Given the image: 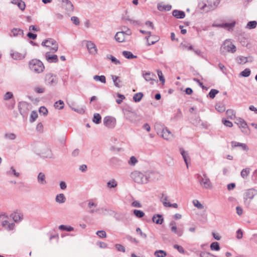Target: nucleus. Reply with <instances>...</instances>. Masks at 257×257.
<instances>
[{
	"instance_id": "de8ad7c7",
	"label": "nucleus",
	"mask_w": 257,
	"mask_h": 257,
	"mask_svg": "<svg viewBox=\"0 0 257 257\" xmlns=\"http://www.w3.org/2000/svg\"><path fill=\"white\" fill-rule=\"evenodd\" d=\"M210 247L212 250L218 251L220 248L219 243L216 241L212 242Z\"/></svg>"
},
{
	"instance_id": "6ab92c4d",
	"label": "nucleus",
	"mask_w": 257,
	"mask_h": 257,
	"mask_svg": "<svg viewBox=\"0 0 257 257\" xmlns=\"http://www.w3.org/2000/svg\"><path fill=\"white\" fill-rule=\"evenodd\" d=\"M10 217L13 218L15 222H19L23 219V215L18 210H16V211L11 214Z\"/></svg>"
},
{
	"instance_id": "338daca9",
	"label": "nucleus",
	"mask_w": 257,
	"mask_h": 257,
	"mask_svg": "<svg viewBox=\"0 0 257 257\" xmlns=\"http://www.w3.org/2000/svg\"><path fill=\"white\" fill-rule=\"evenodd\" d=\"M39 111L40 113L46 115L48 113V110L45 106H41L39 108Z\"/></svg>"
},
{
	"instance_id": "bf43d9fd",
	"label": "nucleus",
	"mask_w": 257,
	"mask_h": 257,
	"mask_svg": "<svg viewBox=\"0 0 257 257\" xmlns=\"http://www.w3.org/2000/svg\"><path fill=\"white\" fill-rule=\"evenodd\" d=\"M157 74L159 78L160 81L162 82L163 84H164L165 82V79L164 77L162 72L160 70H158Z\"/></svg>"
},
{
	"instance_id": "393cba45",
	"label": "nucleus",
	"mask_w": 257,
	"mask_h": 257,
	"mask_svg": "<svg viewBox=\"0 0 257 257\" xmlns=\"http://www.w3.org/2000/svg\"><path fill=\"white\" fill-rule=\"evenodd\" d=\"M37 181L38 183L42 185H45L47 183L46 175L42 172L39 173L37 177Z\"/></svg>"
},
{
	"instance_id": "20e7f679",
	"label": "nucleus",
	"mask_w": 257,
	"mask_h": 257,
	"mask_svg": "<svg viewBox=\"0 0 257 257\" xmlns=\"http://www.w3.org/2000/svg\"><path fill=\"white\" fill-rule=\"evenodd\" d=\"M42 45L48 48L52 53L56 52L58 49V45L56 41L51 38L43 41Z\"/></svg>"
},
{
	"instance_id": "a19ab883",
	"label": "nucleus",
	"mask_w": 257,
	"mask_h": 257,
	"mask_svg": "<svg viewBox=\"0 0 257 257\" xmlns=\"http://www.w3.org/2000/svg\"><path fill=\"white\" fill-rule=\"evenodd\" d=\"M13 36L14 37L18 36L23 34V31L20 29L14 28L11 31Z\"/></svg>"
},
{
	"instance_id": "e433bc0d",
	"label": "nucleus",
	"mask_w": 257,
	"mask_h": 257,
	"mask_svg": "<svg viewBox=\"0 0 257 257\" xmlns=\"http://www.w3.org/2000/svg\"><path fill=\"white\" fill-rule=\"evenodd\" d=\"M66 198L64 195L62 193L58 194L56 197V201L59 203L65 202Z\"/></svg>"
},
{
	"instance_id": "37998d69",
	"label": "nucleus",
	"mask_w": 257,
	"mask_h": 257,
	"mask_svg": "<svg viewBox=\"0 0 257 257\" xmlns=\"http://www.w3.org/2000/svg\"><path fill=\"white\" fill-rule=\"evenodd\" d=\"M143 95L144 94L142 92L137 93L134 94L133 99L136 102H138L141 100Z\"/></svg>"
},
{
	"instance_id": "b1692460",
	"label": "nucleus",
	"mask_w": 257,
	"mask_h": 257,
	"mask_svg": "<svg viewBox=\"0 0 257 257\" xmlns=\"http://www.w3.org/2000/svg\"><path fill=\"white\" fill-rule=\"evenodd\" d=\"M147 45L150 46L151 45H153L157 42L159 40V37L158 36L151 35L149 36L147 38Z\"/></svg>"
},
{
	"instance_id": "6e6552de",
	"label": "nucleus",
	"mask_w": 257,
	"mask_h": 257,
	"mask_svg": "<svg viewBox=\"0 0 257 257\" xmlns=\"http://www.w3.org/2000/svg\"><path fill=\"white\" fill-rule=\"evenodd\" d=\"M18 106L20 113L23 117L26 116L28 112L31 109V104L25 101L19 102Z\"/></svg>"
},
{
	"instance_id": "774afa93",
	"label": "nucleus",
	"mask_w": 257,
	"mask_h": 257,
	"mask_svg": "<svg viewBox=\"0 0 257 257\" xmlns=\"http://www.w3.org/2000/svg\"><path fill=\"white\" fill-rule=\"evenodd\" d=\"M199 255L200 257H211L212 254L208 252L202 251L200 252Z\"/></svg>"
},
{
	"instance_id": "a211bd4d",
	"label": "nucleus",
	"mask_w": 257,
	"mask_h": 257,
	"mask_svg": "<svg viewBox=\"0 0 257 257\" xmlns=\"http://www.w3.org/2000/svg\"><path fill=\"white\" fill-rule=\"evenodd\" d=\"M237 124L238 126L241 128V131L244 134H248L249 129L247 127L246 123L242 119L239 118L237 120Z\"/></svg>"
},
{
	"instance_id": "2f4dec72",
	"label": "nucleus",
	"mask_w": 257,
	"mask_h": 257,
	"mask_svg": "<svg viewBox=\"0 0 257 257\" xmlns=\"http://www.w3.org/2000/svg\"><path fill=\"white\" fill-rule=\"evenodd\" d=\"M235 24V22H233L231 23H224L222 24H218V25H215L213 24V27H222V28H228V29L232 28L234 27Z\"/></svg>"
},
{
	"instance_id": "0eeeda50",
	"label": "nucleus",
	"mask_w": 257,
	"mask_h": 257,
	"mask_svg": "<svg viewBox=\"0 0 257 257\" xmlns=\"http://www.w3.org/2000/svg\"><path fill=\"white\" fill-rule=\"evenodd\" d=\"M44 81L46 85L54 86L58 83V78L56 75L49 73L45 75Z\"/></svg>"
},
{
	"instance_id": "1a4fd4ad",
	"label": "nucleus",
	"mask_w": 257,
	"mask_h": 257,
	"mask_svg": "<svg viewBox=\"0 0 257 257\" xmlns=\"http://www.w3.org/2000/svg\"><path fill=\"white\" fill-rule=\"evenodd\" d=\"M160 201L163 203L164 206L166 208L173 207L175 208H178V204L176 203H171L169 201L168 196L164 193L161 194V196L160 197Z\"/></svg>"
},
{
	"instance_id": "f257e3e1",
	"label": "nucleus",
	"mask_w": 257,
	"mask_h": 257,
	"mask_svg": "<svg viewBox=\"0 0 257 257\" xmlns=\"http://www.w3.org/2000/svg\"><path fill=\"white\" fill-rule=\"evenodd\" d=\"M124 118L130 122L138 124L141 119V116L135 111H131L130 109H123Z\"/></svg>"
},
{
	"instance_id": "8fccbe9b",
	"label": "nucleus",
	"mask_w": 257,
	"mask_h": 257,
	"mask_svg": "<svg viewBox=\"0 0 257 257\" xmlns=\"http://www.w3.org/2000/svg\"><path fill=\"white\" fill-rule=\"evenodd\" d=\"M7 174L8 175H11L13 174L17 177H18L20 176V174L16 171V170L13 167H11L10 168V170L7 172Z\"/></svg>"
},
{
	"instance_id": "f704fd0d",
	"label": "nucleus",
	"mask_w": 257,
	"mask_h": 257,
	"mask_svg": "<svg viewBox=\"0 0 257 257\" xmlns=\"http://www.w3.org/2000/svg\"><path fill=\"white\" fill-rule=\"evenodd\" d=\"M4 138L8 140H15L17 138V136L14 133H7L5 134Z\"/></svg>"
},
{
	"instance_id": "13d9d810",
	"label": "nucleus",
	"mask_w": 257,
	"mask_h": 257,
	"mask_svg": "<svg viewBox=\"0 0 257 257\" xmlns=\"http://www.w3.org/2000/svg\"><path fill=\"white\" fill-rule=\"evenodd\" d=\"M134 214L138 218L142 217L145 214L141 210H134Z\"/></svg>"
},
{
	"instance_id": "680f3d73",
	"label": "nucleus",
	"mask_w": 257,
	"mask_h": 257,
	"mask_svg": "<svg viewBox=\"0 0 257 257\" xmlns=\"http://www.w3.org/2000/svg\"><path fill=\"white\" fill-rule=\"evenodd\" d=\"M96 234L100 238H104L106 237V233L104 230H98Z\"/></svg>"
},
{
	"instance_id": "4468645a",
	"label": "nucleus",
	"mask_w": 257,
	"mask_h": 257,
	"mask_svg": "<svg viewBox=\"0 0 257 257\" xmlns=\"http://www.w3.org/2000/svg\"><path fill=\"white\" fill-rule=\"evenodd\" d=\"M143 76L146 81H150L151 84H154V82H158V80L155 79L156 78V76L152 72H147L143 73Z\"/></svg>"
},
{
	"instance_id": "4c0bfd02",
	"label": "nucleus",
	"mask_w": 257,
	"mask_h": 257,
	"mask_svg": "<svg viewBox=\"0 0 257 257\" xmlns=\"http://www.w3.org/2000/svg\"><path fill=\"white\" fill-rule=\"evenodd\" d=\"M59 229L63 231H72L74 230V228L71 226H68L65 225H60L58 227Z\"/></svg>"
},
{
	"instance_id": "7ed1b4c3",
	"label": "nucleus",
	"mask_w": 257,
	"mask_h": 257,
	"mask_svg": "<svg viewBox=\"0 0 257 257\" xmlns=\"http://www.w3.org/2000/svg\"><path fill=\"white\" fill-rule=\"evenodd\" d=\"M132 179L138 184H147V179L145 177V173L138 171H135L131 174Z\"/></svg>"
},
{
	"instance_id": "3c124183",
	"label": "nucleus",
	"mask_w": 257,
	"mask_h": 257,
	"mask_svg": "<svg viewBox=\"0 0 257 257\" xmlns=\"http://www.w3.org/2000/svg\"><path fill=\"white\" fill-rule=\"evenodd\" d=\"M171 8H172V6L169 5H165V6H160V5L158 6V9L160 11H169L171 9Z\"/></svg>"
},
{
	"instance_id": "e2e57ef3",
	"label": "nucleus",
	"mask_w": 257,
	"mask_h": 257,
	"mask_svg": "<svg viewBox=\"0 0 257 257\" xmlns=\"http://www.w3.org/2000/svg\"><path fill=\"white\" fill-rule=\"evenodd\" d=\"M218 92L219 91L217 90L212 89L210 91L208 95L211 98H213L215 97V95L217 94Z\"/></svg>"
},
{
	"instance_id": "0e129e2a",
	"label": "nucleus",
	"mask_w": 257,
	"mask_h": 257,
	"mask_svg": "<svg viewBox=\"0 0 257 257\" xmlns=\"http://www.w3.org/2000/svg\"><path fill=\"white\" fill-rule=\"evenodd\" d=\"M250 70L248 68L245 69L240 73V75L243 77H248L250 75Z\"/></svg>"
},
{
	"instance_id": "09e8293b",
	"label": "nucleus",
	"mask_w": 257,
	"mask_h": 257,
	"mask_svg": "<svg viewBox=\"0 0 257 257\" xmlns=\"http://www.w3.org/2000/svg\"><path fill=\"white\" fill-rule=\"evenodd\" d=\"M101 117L99 113H96L93 115V121L96 123L99 124L101 122Z\"/></svg>"
},
{
	"instance_id": "473e14b6",
	"label": "nucleus",
	"mask_w": 257,
	"mask_h": 257,
	"mask_svg": "<svg viewBox=\"0 0 257 257\" xmlns=\"http://www.w3.org/2000/svg\"><path fill=\"white\" fill-rule=\"evenodd\" d=\"M122 55L126 59H132L137 58V56L134 55L131 52L127 51H123L122 52Z\"/></svg>"
},
{
	"instance_id": "72a5a7b5",
	"label": "nucleus",
	"mask_w": 257,
	"mask_h": 257,
	"mask_svg": "<svg viewBox=\"0 0 257 257\" xmlns=\"http://www.w3.org/2000/svg\"><path fill=\"white\" fill-rule=\"evenodd\" d=\"M111 77L113 80L114 86L118 88L121 87V85L119 84L121 82V81L119 79L118 77L112 75Z\"/></svg>"
},
{
	"instance_id": "f03ea898",
	"label": "nucleus",
	"mask_w": 257,
	"mask_h": 257,
	"mask_svg": "<svg viewBox=\"0 0 257 257\" xmlns=\"http://www.w3.org/2000/svg\"><path fill=\"white\" fill-rule=\"evenodd\" d=\"M30 69L35 73H41L44 71L45 66L43 62L39 59H34L29 62Z\"/></svg>"
},
{
	"instance_id": "69168bd1",
	"label": "nucleus",
	"mask_w": 257,
	"mask_h": 257,
	"mask_svg": "<svg viewBox=\"0 0 257 257\" xmlns=\"http://www.w3.org/2000/svg\"><path fill=\"white\" fill-rule=\"evenodd\" d=\"M115 247L118 251L122 252H124L125 251V247L121 244H116L115 245Z\"/></svg>"
},
{
	"instance_id": "58836bf2",
	"label": "nucleus",
	"mask_w": 257,
	"mask_h": 257,
	"mask_svg": "<svg viewBox=\"0 0 257 257\" xmlns=\"http://www.w3.org/2000/svg\"><path fill=\"white\" fill-rule=\"evenodd\" d=\"M106 59L110 60L111 62L115 65L120 64V62L119 60L117 59L115 57L111 55H108L106 56Z\"/></svg>"
},
{
	"instance_id": "603ef678",
	"label": "nucleus",
	"mask_w": 257,
	"mask_h": 257,
	"mask_svg": "<svg viewBox=\"0 0 257 257\" xmlns=\"http://www.w3.org/2000/svg\"><path fill=\"white\" fill-rule=\"evenodd\" d=\"M117 186V182L114 179H111L107 183V187L108 188H114Z\"/></svg>"
},
{
	"instance_id": "a18cd8bd",
	"label": "nucleus",
	"mask_w": 257,
	"mask_h": 257,
	"mask_svg": "<svg viewBox=\"0 0 257 257\" xmlns=\"http://www.w3.org/2000/svg\"><path fill=\"white\" fill-rule=\"evenodd\" d=\"M102 212L100 213L105 216H113L114 214V210H102Z\"/></svg>"
},
{
	"instance_id": "412c9836",
	"label": "nucleus",
	"mask_w": 257,
	"mask_h": 257,
	"mask_svg": "<svg viewBox=\"0 0 257 257\" xmlns=\"http://www.w3.org/2000/svg\"><path fill=\"white\" fill-rule=\"evenodd\" d=\"M237 62L239 64H244L248 62H251L253 60V58L251 56L244 57V56H238L236 59Z\"/></svg>"
},
{
	"instance_id": "f3484780",
	"label": "nucleus",
	"mask_w": 257,
	"mask_h": 257,
	"mask_svg": "<svg viewBox=\"0 0 257 257\" xmlns=\"http://www.w3.org/2000/svg\"><path fill=\"white\" fill-rule=\"evenodd\" d=\"M170 226L171 231L175 234H176L178 236H181L183 233V230L180 228H177L176 222L174 221H171L170 223Z\"/></svg>"
},
{
	"instance_id": "49530a36",
	"label": "nucleus",
	"mask_w": 257,
	"mask_h": 257,
	"mask_svg": "<svg viewBox=\"0 0 257 257\" xmlns=\"http://www.w3.org/2000/svg\"><path fill=\"white\" fill-rule=\"evenodd\" d=\"M256 26H257V22L255 21H252L249 22L247 24L245 28L246 29H252L255 28Z\"/></svg>"
},
{
	"instance_id": "9b49d317",
	"label": "nucleus",
	"mask_w": 257,
	"mask_h": 257,
	"mask_svg": "<svg viewBox=\"0 0 257 257\" xmlns=\"http://www.w3.org/2000/svg\"><path fill=\"white\" fill-rule=\"evenodd\" d=\"M220 3V0H206V3L202 7V9L206 11L214 9Z\"/></svg>"
},
{
	"instance_id": "ea45409f",
	"label": "nucleus",
	"mask_w": 257,
	"mask_h": 257,
	"mask_svg": "<svg viewBox=\"0 0 257 257\" xmlns=\"http://www.w3.org/2000/svg\"><path fill=\"white\" fill-rule=\"evenodd\" d=\"M63 4L66 7V9L68 11H73L74 7L71 2L69 0H67V2H63Z\"/></svg>"
},
{
	"instance_id": "5fc2aeb1",
	"label": "nucleus",
	"mask_w": 257,
	"mask_h": 257,
	"mask_svg": "<svg viewBox=\"0 0 257 257\" xmlns=\"http://www.w3.org/2000/svg\"><path fill=\"white\" fill-rule=\"evenodd\" d=\"M155 255L157 257H165L167 255L166 252L163 250H158L155 252Z\"/></svg>"
},
{
	"instance_id": "7c9ffc66",
	"label": "nucleus",
	"mask_w": 257,
	"mask_h": 257,
	"mask_svg": "<svg viewBox=\"0 0 257 257\" xmlns=\"http://www.w3.org/2000/svg\"><path fill=\"white\" fill-rule=\"evenodd\" d=\"M172 15L177 19H183L185 17V14L183 11L176 10L173 11Z\"/></svg>"
},
{
	"instance_id": "c03bdc74",
	"label": "nucleus",
	"mask_w": 257,
	"mask_h": 257,
	"mask_svg": "<svg viewBox=\"0 0 257 257\" xmlns=\"http://www.w3.org/2000/svg\"><path fill=\"white\" fill-rule=\"evenodd\" d=\"M64 103L61 100H59L54 103V107L56 109H62L64 108Z\"/></svg>"
},
{
	"instance_id": "6e6d98bb",
	"label": "nucleus",
	"mask_w": 257,
	"mask_h": 257,
	"mask_svg": "<svg viewBox=\"0 0 257 257\" xmlns=\"http://www.w3.org/2000/svg\"><path fill=\"white\" fill-rule=\"evenodd\" d=\"M138 163V160L135 156H132L128 161V164L130 166H135Z\"/></svg>"
},
{
	"instance_id": "5701e85b",
	"label": "nucleus",
	"mask_w": 257,
	"mask_h": 257,
	"mask_svg": "<svg viewBox=\"0 0 257 257\" xmlns=\"http://www.w3.org/2000/svg\"><path fill=\"white\" fill-rule=\"evenodd\" d=\"M179 151L183 158L184 162L186 165L187 168H188V163L190 161V157L187 152H186L183 148H181L179 149Z\"/></svg>"
},
{
	"instance_id": "aec40b11",
	"label": "nucleus",
	"mask_w": 257,
	"mask_h": 257,
	"mask_svg": "<svg viewBox=\"0 0 257 257\" xmlns=\"http://www.w3.org/2000/svg\"><path fill=\"white\" fill-rule=\"evenodd\" d=\"M51 52H47L45 54V58L49 63H56L58 62V58L56 55H52Z\"/></svg>"
},
{
	"instance_id": "2eb2a0df",
	"label": "nucleus",
	"mask_w": 257,
	"mask_h": 257,
	"mask_svg": "<svg viewBox=\"0 0 257 257\" xmlns=\"http://www.w3.org/2000/svg\"><path fill=\"white\" fill-rule=\"evenodd\" d=\"M145 173V177L147 179V183L149 182L156 180L158 176V173L151 170H148Z\"/></svg>"
},
{
	"instance_id": "dca6fc26",
	"label": "nucleus",
	"mask_w": 257,
	"mask_h": 257,
	"mask_svg": "<svg viewBox=\"0 0 257 257\" xmlns=\"http://www.w3.org/2000/svg\"><path fill=\"white\" fill-rule=\"evenodd\" d=\"M158 134H161L162 137L165 140H170L173 138L171 132L166 127H164L161 132H157Z\"/></svg>"
},
{
	"instance_id": "c9c22d12",
	"label": "nucleus",
	"mask_w": 257,
	"mask_h": 257,
	"mask_svg": "<svg viewBox=\"0 0 257 257\" xmlns=\"http://www.w3.org/2000/svg\"><path fill=\"white\" fill-rule=\"evenodd\" d=\"M250 173V169L246 168L241 170L240 172V176L243 179H246L247 176Z\"/></svg>"
},
{
	"instance_id": "bb28decb",
	"label": "nucleus",
	"mask_w": 257,
	"mask_h": 257,
	"mask_svg": "<svg viewBox=\"0 0 257 257\" xmlns=\"http://www.w3.org/2000/svg\"><path fill=\"white\" fill-rule=\"evenodd\" d=\"M11 3L14 5H17L21 10H25L26 5L22 0H12Z\"/></svg>"
},
{
	"instance_id": "cd10ccee",
	"label": "nucleus",
	"mask_w": 257,
	"mask_h": 257,
	"mask_svg": "<svg viewBox=\"0 0 257 257\" xmlns=\"http://www.w3.org/2000/svg\"><path fill=\"white\" fill-rule=\"evenodd\" d=\"M2 226L9 230H12L14 228L15 224L13 222H10L9 221L5 220L2 223Z\"/></svg>"
},
{
	"instance_id": "79ce46f5",
	"label": "nucleus",
	"mask_w": 257,
	"mask_h": 257,
	"mask_svg": "<svg viewBox=\"0 0 257 257\" xmlns=\"http://www.w3.org/2000/svg\"><path fill=\"white\" fill-rule=\"evenodd\" d=\"M93 79L96 81H100L101 83H106V78L104 75H94L93 76Z\"/></svg>"
},
{
	"instance_id": "a878e982",
	"label": "nucleus",
	"mask_w": 257,
	"mask_h": 257,
	"mask_svg": "<svg viewBox=\"0 0 257 257\" xmlns=\"http://www.w3.org/2000/svg\"><path fill=\"white\" fill-rule=\"evenodd\" d=\"M153 222L157 224H161L163 222L164 218L163 216L159 214H155L152 217Z\"/></svg>"
},
{
	"instance_id": "ddd939ff",
	"label": "nucleus",
	"mask_w": 257,
	"mask_h": 257,
	"mask_svg": "<svg viewBox=\"0 0 257 257\" xmlns=\"http://www.w3.org/2000/svg\"><path fill=\"white\" fill-rule=\"evenodd\" d=\"M86 47L90 54L95 56L97 54V47L92 41H86Z\"/></svg>"
},
{
	"instance_id": "423d86ee",
	"label": "nucleus",
	"mask_w": 257,
	"mask_h": 257,
	"mask_svg": "<svg viewBox=\"0 0 257 257\" xmlns=\"http://www.w3.org/2000/svg\"><path fill=\"white\" fill-rule=\"evenodd\" d=\"M220 51L222 54H225L226 52L234 53L236 51V47L230 40H226L222 45Z\"/></svg>"
},
{
	"instance_id": "c756f323",
	"label": "nucleus",
	"mask_w": 257,
	"mask_h": 257,
	"mask_svg": "<svg viewBox=\"0 0 257 257\" xmlns=\"http://www.w3.org/2000/svg\"><path fill=\"white\" fill-rule=\"evenodd\" d=\"M231 145L232 147H239L242 149V150L245 151H247L248 150V148L247 146L243 143L232 141L231 142Z\"/></svg>"
},
{
	"instance_id": "39448f33",
	"label": "nucleus",
	"mask_w": 257,
	"mask_h": 257,
	"mask_svg": "<svg viewBox=\"0 0 257 257\" xmlns=\"http://www.w3.org/2000/svg\"><path fill=\"white\" fill-rule=\"evenodd\" d=\"M198 179L202 188L205 189L212 188V183L206 174L203 173L202 175H198Z\"/></svg>"
},
{
	"instance_id": "9d476101",
	"label": "nucleus",
	"mask_w": 257,
	"mask_h": 257,
	"mask_svg": "<svg viewBox=\"0 0 257 257\" xmlns=\"http://www.w3.org/2000/svg\"><path fill=\"white\" fill-rule=\"evenodd\" d=\"M126 35L127 36L132 35V32L129 29H127L126 31L117 32L114 36V38L117 42L121 43L125 41Z\"/></svg>"
},
{
	"instance_id": "4be33fe9",
	"label": "nucleus",
	"mask_w": 257,
	"mask_h": 257,
	"mask_svg": "<svg viewBox=\"0 0 257 257\" xmlns=\"http://www.w3.org/2000/svg\"><path fill=\"white\" fill-rule=\"evenodd\" d=\"M11 57L13 59L20 60L23 59L26 55V53L24 52L23 53H19L18 52H14L11 54Z\"/></svg>"
},
{
	"instance_id": "864d4df0",
	"label": "nucleus",
	"mask_w": 257,
	"mask_h": 257,
	"mask_svg": "<svg viewBox=\"0 0 257 257\" xmlns=\"http://www.w3.org/2000/svg\"><path fill=\"white\" fill-rule=\"evenodd\" d=\"M216 109L220 112H224L225 110L224 105L221 103H217L215 106Z\"/></svg>"
},
{
	"instance_id": "052dcab7",
	"label": "nucleus",
	"mask_w": 257,
	"mask_h": 257,
	"mask_svg": "<svg viewBox=\"0 0 257 257\" xmlns=\"http://www.w3.org/2000/svg\"><path fill=\"white\" fill-rule=\"evenodd\" d=\"M226 113L227 116L231 119H232L235 117V113L232 109L227 110Z\"/></svg>"
},
{
	"instance_id": "4d7b16f0",
	"label": "nucleus",
	"mask_w": 257,
	"mask_h": 257,
	"mask_svg": "<svg viewBox=\"0 0 257 257\" xmlns=\"http://www.w3.org/2000/svg\"><path fill=\"white\" fill-rule=\"evenodd\" d=\"M37 117L38 114L37 112L35 111H33L31 113L30 121L31 122H33L35 121Z\"/></svg>"
},
{
	"instance_id": "c85d7f7f",
	"label": "nucleus",
	"mask_w": 257,
	"mask_h": 257,
	"mask_svg": "<svg viewBox=\"0 0 257 257\" xmlns=\"http://www.w3.org/2000/svg\"><path fill=\"white\" fill-rule=\"evenodd\" d=\"M116 220L118 221H122L127 218L126 214L121 212L114 211L113 216Z\"/></svg>"
},
{
	"instance_id": "f8f14e48",
	"label": "nucleus",
	"mask_w": 257,
	"mask_h": 257,
	"mask_svg": "<svg viewBox=\"0 0 257 257\" xmlns=\"http://www.w3.org/2000/svg\"><path fill=\"white\" fill-rule=\"evenodd\" d=\"M103 123L109 128H113L116 124V119L112 116H107L104 118Z\"/></svg>"
}]
</instances>
